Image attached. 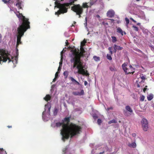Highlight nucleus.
<instances>
[{
	"instance_id": "nucleus-48",
	"label": "nucleus",
	"mask_w": 154,
	"mask_h": 154,
	"mask_svg": "<svg viewBox=\"0 0 154 154\" xmlns=\"http://www.w3.org/2000/svg\"><path fill=\"white\" fill-rule=\"evenodd\" d=\"M130 19L131 20H132V21L133 22H134V23H136V21L135 20H134L133 19V18H132V17H130Z\"/></svg>"
},
{
	"instance_id": "nucleus-30",
	"label": "nucleus",
	"mask_w": 154,
	"mask_h": 154,
	"mask_svg": "<svg viewBox=\"0 0 154 154\" xmlns=\"http://www.w3.org/2000/svg\"><path fill=\"white\" fill-rule=\"evenodd\" d=\"M86 43V41L84 39L83 41L81 42V45L83 47V46L85 45V43Z\"/></svg>"
},
{
	"instance_id": "nucleus-46",
	"label": "nucleus",
	"mask_w": 154,
	"mask_h": 154,
	"mask_svg": "<svg viewBox=\"0 0 154 154\" xmlns=\"http://www.w3.org/2000/svg\"><path fill=\"white\" fill-rule=\"evenodd\" d=\"M113 109L112 107H110L107 108V109H106V110L108 111L110 109Z\"/></svg>"
},
{
	"instance_id": "nucleus-12",
	"label": "nucleus",
	"mask_w": 154,
	"mask_h": 154,
	"mask_svg": "<svg viewBox=\"0 0 154 154\" xmlns=\"http://www.w3.org/2000/svg\"><path fill=\"white\" fill-rule=\"evenodd\" d=\"M80 51L79 53V56L77 58V61H81V58L84 56L85 51L84 48L82 46H80Z\"/></svg>"
},
{
	"instance_id": "nucleus-64",
	"label": "nucleus",
	"mask_w": 154,
	"mask_h": 154,
	"mask_svg": "<svg viewBox=\"0 0 154 154\" xmlns=\"http://www.w3.org/2000/svg\"><path fill=\"white\" fill-rule=\"evenodd\" d=\"M72 26H74V25H72Z\"/></svg>"
},
{
	"instance_id": "nucleus-28",
	"label": "nucleus",
	"mask_w": 154,
	"mask_h": 154,
	"mask_svg": "<svg viewBox=\"0 0 154 154\" xmlns=\"http://www.w3.org/2000/svg\"><path fill=\"white\" fill-rule=\"evenodd\" d=\"M117 123L116 121L115 120L113 119L112 120H111V121H109L108 122V124H110L111 123Z\"/></svg>"
},
{
	"instance_id": "nucleus-42",
	"label": "nucleus",
	"mask_w": 154,
	"mask_h": 154,
	"mask_svg": "<svg viewBox=\"0 0 154 154\" xmlns=\"http://www.w3.org/2000/svg\"><path fill=\"white\" fill-rule=\"evenodd\" d=\"M0 151L2 152H4V154H7L6 151H4L3 148H0Z\"/></svg>"
},
{
	"instance_id": "nucleus-33",
	"label": "nucleus",
	"mask_w": 154,
	"mask_h": 154,
	"mask_svg": "<svg viewBox=\"0 0 154 154\" xmlns=\"http://www.w3.org/2000/svg\"><path fill=\"white\" fill-rule=\"evenodd\" d=\"M109 69L112 71H116V69L114 67H110Z\"/></svg>"
},
{
	"instance_id": "nucleus-59",
	"label": "nucleus",
	"mask_w": 154,
	"mask_h": 154,
	"mask_svg": "<svg viewBox=\"0 0 154 154\" xmlns=\"http://www.w3.org/2000/svg\"><path fill=\"white\" fill-rule=\"evenodd\" d=\"M8 128H12V126H8Z\"/></svg>"
},
{
	"instance_id": "nucleus-27",
	"label": "nucleus",
	"mask_w": 154,
	"mask_h": 154,
	"mask_svg": "<svg viewBox=\"0 0 154 154\" xmlns=\"http://www.w3.org/2000/svg\"><path fill=\"white\" fill-rule=\"evenodd\" d=\"M97 0H90V4L91 6L94 5L97 2Z\"/></svg>"
},
{
	"instance_id": "nucleus-35",
	"label": "nucleus",
	"mask_w": 154,
	"mask_h": 154,
	"mask_svg": "<svg viewBox=\"0 0 154 154\" xmlns=\"http://www.w3.org/2000/svg\"><path fill=\"white\" fill-rule=\"evenodd\" d=\"M149 48H150L151 50L152 51H154V46L152 45H149Z\"/></svg>"
},
{
	"instance_id": "nucleus-5",
	"label": "nucleus",
	"mask_w": 154,
	"mask_h": 154,
	"mask_svg": "<svg viewBox=\"0 0 154 154\" xmlns=\"http://www.w3.org/2000/svg\"><path fill=\"white\" fill-rule=\"evenodd\" d=\"M51 107V105L50 103H48L45 105V110L42 113V118L44 121H48L49 118Z\"/></svg>"
},
{
	"instance_id": "nucleus-36",
	"label": "nucleus",
	"mask_w": 154,
	"mask_h": 154,
	"mask_svg": "<svg viewBox=\"0 0 154 154\" xmlns=\"http://www.w3.org/2000/svg\"><path fill=\"white\" fill-rule=\"evenodd\" d=\"M133 27L134 28V30L136 31H138V27L135 26H133Z\"/></svg>"
},
{
	"instance_id": "nucleus-38",
	"label": "nucleus",
	"mask_w": 154,
	"mask_h": 154,
	"mask_svg": "<svg viewBox=\"0 0 154 154\" xmlns=\"http://www.w3.org/2000/svg\"><path fill=\"white\" fill-rule=\"evenodd\" d=\"M145 98V97L144 96L142 95L140 97V100L141 101H143Z\"/></svg>"
},
{
	"instance_id": "nucleus-56",
	"label": "nucleus",
	"mask_w": 154,
	"mask_h": 154,
	"mask_svg": "<svg viewBox=\"0 0 154 154\" xmlns=\"http://www.w3.org/2000/svg\"><path fill=\"white\" fill-rule=\"evenodd\" d=\"M120 23V20H118V21H117V23Z\"/></svg>"
},
{
	"instance_id": "nucleus-32",
	"label": "nucleus",
	"mask_w": 154,
	"mask_h": 154,
	"mask_svg": "<svg viewBox=\"0 0 154 154\" xmlns=\"http://www.w3.org/2000/svg\"><path fill=\"white\" fill-rule=\"evenodd\" d=\"M63 74L65 76V78H66L68 75V72L67 71H65L64 72Z\"/></svg>"
},
{
	"instance_id": "nucleus-1",
	"label": "nucleus",
	"mask_w": 154,
	"mask_h": 154,
	"mask_svg": "<svg viewBox=\"0 0 154 154\" xmlns=\"http://www.w3.org/2000/svg\"><path fill=\"white\" fill-rule=\"evenodd\" d=\"M70 118V117H65L62 120V122H58L56 124L57 127L62 126L61 134L62 136V140L64 141H65V139H68L70 135L72 138L82 132V127L81 126L72 123L69 125Z\"/></svg>"
},
{
	"instance_id": "nucleus-6",
	"label": "nucleus",
	"mask_w": 154,
	"mask_h": 154,
	"mask_svg": "<svg viewBox=\"0 0 154 154\" xmlns=\"http://www.w3.org/2000/svg\"><path fill=\"white\" fill-rule=\"evenodd\" d=\"M9 54L6 53L5 50L0 49V64H1L4 62H5L8 60L9 63L11 61L9 57Z\"/></svg>"
},
{
	"instance_id": "nucleus-2",
	"label": "nucleus",
	"mask_w": 154,
	"mask_h": 154,
	"mask_svg": "<svg viewBox=\"0 0 154 154\" xmlns=\"http://www.w3.org/2000/svg\"><path fill=\"white\" fill-rule=\"evenodd\" d=\"M83 64V62L82 61L75 62L73 63V68L76 67L78 69L77 73L88 76L89 74L88 73L87 70H85V65Z\"/></svg>"
},
{
	"instance_id": "nucleus-11",
	"label": "nucleus",
	"mask_w": 154,
	"mask_h": 154,
	"mask_svg": "<svg viewBox=\"0 0 154 154\" xmlns=\"http://www.w3.org/2000/svg\"><path fill=\"white\" fill-rule=\"evenodd\" d=\"M148 121L145 118H143L141 121V124L143 130L145 131H146L148 129Z\"/></svg>"
},
{
	"instance_id": "nucleus-4",
	"label": "nucleus",
	"mask_w": 154,
	"mask_h": 154,
	"mask_svg": "<svg viewBox=\"0 0 154 154\" xmlns=\"http://www.w3.org/2000/svg\"><path fill=\"white\" fill-rule=\"evenodd\" d=\"M18 13V14H16V15L19 19L22 20V22L17 29H23L26 28H27V29H29L30 28V22L29 21V19L26 18L21 14H20L19 12Z\"/></svg>"
},
{
	"instance_id": "nucleus-25",
	"label": "nucleus",
	"mask_w": 154,
	"mask_h": 154,
	"mask_svg": "<svg viewBox=\"0 0 154 154\" xmlns=\"http://www.w3.org/2000/svg\"><path fill=\"white\" fill-rule=\"evenodd\" d=\"M21 2H18L16 4V5L17 7L19 9H21L22 7H21Z\"/></svg>"
},
{
	"instance_id": "nucleus-20",
	"label": "nucleus",
	"mask_w": 154,
	"mask_h": 154,
	"mask_svg": "<svg viewBox=\"0 0 154 154\" xmlns=\"http://www.w3.org/2000/svg\"><path fill=\"white\" fill-rule=\"evenodd\" d=\"M59 109L57 107H55L53 110V114L54 116H56L57 115V113Z\"/></svg>"
},
{
	"instance_id": "nucleus-23",
	"label": "nucleus",
	"mask_w": 154,
	"mask_h": 154,
	"mask_svg": "<svg viewBox=\"0 0 154 154\" xmlns=\"http://www.w3.org/2000/svg\"><path fill=\"white\" fill-rule=\"evenodd\" d=\"M153 98V95L152 94H150L147 97V99L148 100L150 101Z\"/></svg>"
},
{
	"instance_id": "nucleus-47",
	"label": "nucleus",
	"mask_w": 154,
	"mask_h": 154,
	"mask_svg": "<svg viewBox=\"0 0 154 154\" xmlns=\"http://www.w3.org/2000/svg\"><path fill=\"white\" fill-rule=\"evenodd\" d=\"M147 86H146L144 88V89H143V91H144V92H145L146 91V90L147 89Z\"/></svg>"
},
{
	"instance_id": "nucleus-45",
	"label": "nucleus",
	"mask_w": 154,
	"mask_h": 154,
	"mask_svg": "<svg viewBox=\"0 0 154 154\" xmlns=\"http://www.w3.org/2000/svg\"><path fill=\"white\" fill-rule=\"evenodd\" d=\"M93 118L94 119H97L98 118V116H97L96 115H93Z\"/></svg>"
},
{
	"instance_id": "nucleus-41",
	"label": "nucleus",
	"mask_w": 154,
	"mask_h": 154,
	"mask_svg": "<svg viewBox=\"0 0 154 154\" xmlns=\"http://www.w3.org/2000/svg\"><path fill=\"white\" fill-rule=\"evenodd\" d=\"M140 77L142 80H145L146 79L145 77L143 75V74L141 76H140Z\"/></svg>"
},
{
	"instance_id": "nucleus-9",
	"label": "nucleus",
	"mask_w": 154,
	"mask_h": 154,
	"mask_svg": "<svg viewBox=\"0 0 154 154\" xmlns=\"http://www.w3.org/2000/svg\"><path fill=\"white\" fill-rule=\"evenodd\" d=\"M71 51L72 52V54L70 56L71 58L70 61L71 62L73 63L74 62L77 61V58L79 56V50L78 49V50L77 51L76 48H75L71 50Z\"/></svg>"
},
{
	"instance_id": "nucleus-63",
	"label": "nucleus",
	"mask_w": 154,
	"mask_h": 154,
	"mask_svg": "<svg viewBox=\"0 0 154 154\" xmlns=\"http://www.w3.org/2000/svg\"><path fill=\"white\" fill-rule=\"evenodd\" d=\"M85 19V20H86V21H87V18L86 17Z\"/></svg>"
},
{
	"instance_id": "nucleus-14",
	"label": "nucleus",
	"mask_w": 154,
	"mask_h": 154,
	"mask_svg": "<svg viewBox=\"0 0 154 154\" xmlns=\"http://www.w3.org/2000/svg\"><path fill=\"white\" fill-rule=\"evenodd\" d=\"M114 14V11L112 10H109L106 14L107 16L110 18H112L113 17Z\"/></svg>"
},
{
	"instance_id": "nucleus-40",
	"label": "nucleus",
	"mask_w": 154,
	"mask_h": 154,
	"mask_svg": "<svg viewBox=\"0 0 154 154\" xmlns=\"http://www.w3.org/2000/svg\"><path fill=\"white\" fill-rule=\"evenodd\" d=\"M11 0H8V1H7L6 0H2V1L4 3L7 4L8 3H10V2Z\"/></svg>"
},
{
	"instance_id": "nucleus-54",
	"label": "nucleus",
	"mask_w": 154,
	"mask_h": 154,
	"mask_svg": "<svg viewBox=\"0 0 154 154\" xmlns=\"http://www.w3.org/2000/svg\"><path fill=\"white\" fill-rule=\"evenodd\" d=\"M61 66H59L58 67V70L59 71V70H60V69H61Z\"/></svg>"
},
{
	"instance_id": "nucleus-10",
	"label": "nucleus",
	"mask_w": 154,
	"mask_h": 154,
	"mask_svg": "<svg viewBox=\"0 0 154 154\" xmlns=\"http://www.w3.org/2000/svg\"><path fill=\"white\" fill-rule=\"evenodd\" d=\"M127 65L125 63H123L122 65V68L125 74H133L134 72V70H132V69L131 68H127L126 67Z\"/></svg>"
},
{
	"instance_id": "nucleus-16",
	"label": "nucleus",
	"mask_w": 154,
	"mask_h": 154,
	"mask_svg": "<svg viewBox=\"0 0 154 154\" xmlns=\"http://www.w3.org/2000/svg\"><path fill=\"white\" fill-rule=\"evenodd\" d=\"M117 32L119 33H120L122 35H123V33L124 34L126 35V33L125 32H123L122 29L119 27L117 28Z\"/></svg>"
},
{
	"instance_id": "nucleus-55",
	"label": "nucleus",
	"mask_w": 154,
	"mask_h": 154,
	"mask_svg": "<svg viewBox=\"0 0 154 154\" xmlns=\"http://www.w3.org/2000/svg\"><path fill=\"white\" fill-rule=\"evenodd\" d=\"M56 78H55H55L53 80V82H54L56 81Z\"/></svg>"
},
{
	"instance_id": "nucleus-39",
	"label": "nucleus",
	"mask_w": 154,
	"mask_h": 154,
	"mask_svg": "<svg viewBox=\"0 0 154 154\" xmlns=\"http://www.w3.org/2000/svg\"><path fill=\"white\" fill-rule=\"evenodd\" d=\"M97 123L99 125H100L102 123V121L100 119H98L97 120Z\"/></svg>"
},
{
	"instance_id": "nucleus-7",
	"label": "nucleus",
	"mask_w": 154,
	"mask_h": 154,
	"mask_svg": "<svg viewBox=\"0 0 154 154\" xmlns=\"http://www.w3.org/2000/svg\"><path fill=\"white\" fill-rule=\"evenodd\" d=\"M27 28L23 29H17V42L16 47H18L20 44H22L21 41V37L24 35V32L27 29Z\"/></svg>"
},
{
	"instance_id": "nucleus-21",
	"label": "nucleus",
	"mask_w": 154,
	"mask_h": 154,
	"mask_svg": "<svg viewBox=\"0 0 154 154\" xmlns=\"http://www.w3.org/2000/svg\"><path fill=\"white\" fill-rule=\"evenodd\" d=\"M116 49L118 50H121L123 49V48L122 47H121L120 46H118L114 44V46Z\"/></svg>"
},
{
	"instance_id": "nucleus-19",
	"label": "nucleus",
	"mask_w": 154,
	"mask_h": 154,
	"mask_svg": "<svg viewBox=\"0 0 154 154\" xmlns=\"http://www.w3.org/2000/svg\"><path fill=\"white\" fill-rule=\"evenodd\" d=\"M128 146L130 147L135 148L136 147V144L135 142H133L131 143H129Z\"/></svg>"
},
{
	"instance_id": "nucleus-34",
	"label": "nucleus",
	"mask_w": 154,
	"mask_h": 154,
	"mask_svg": "<svg viewBox=\"0 0 154 154\" xmlns=\"http://www.w3.org/2000/svg\"><path fill=\"white\" fill-rule=\"evenodd\" d=\"M108 50L109 51V52L110 53V54L111 55H112V54H113V51H112V47H109L108 48Z\"/></svg>"
},
{
	"instance_id": "nucleus-18",
	"label": "nucleus",
	"mask_w": 154,
	"mask_h": 154,
	"mask_svg": "<svg viewBox=\"0 0 154 154\" xmlns=\"http://www.w3.org/2000/svg\"><path fill=\"white\" fill-rule=\"evenodd\" d=\"M44 99L46 101L50 100L51 99V97L49 94H47L44 98Z\"/></svg>"
},
{
	"instance_id": "nucleus-60",
	"label": "nucleus",
	"mask_w": 154,
	"mask_h": 154,
	"mask_svg": "<svg viewBox=\"0 0 154 154\" xmlns=\"http://www.w3.org/2000/svg\"><path fill=\"white\" fill-rule=\"evenodd\" d=\"M104 152H100V154H103L104 153Z\"/></svg>"
},
{
	"instance_id": "nucleus-44",
	"label": "nucleus",
	"mask_w": 154,
	"mask_h": 154,
	"mask_svg": "<svg viewBox=\"0 0 154 154\" xmlns=\"http://www.w3.org/2000/svg\"><path fill=\"white\" fill-rule=\"evenodd\" d=\"M59 73L58 72H56L55 74V78H57L58 77V74Z\"/></svg>"
},
{
	"instance_id": "nucleus-31",
	"label": "nucleus",
	"mask_w": 154,
	"mask_h": 154,
	"mask_svg": "<svg viewBox=\"0 0 154 154\" xmlns=\"http://www.w3.org/2000/svg\"><path fill=\"white\" fill-rule=\"evenodd\" d=\"M107 58L109 60H112V58L110 55L107 54L106 55Z\"/></svg>"
},
{
	"instance_id": "nucleus-8",
	"label": "nucleus",
	"mask_w": 154,
	"mask_h": 154,
	"mask_svg": "<svg viewBox=\"0 0 154 154\" xmlns=\"http://www.w3.org/2000/svg\"><path fill=\"white\" fill-rule=\"evenodd\" d=\"M71 9L75 12L77 15H79V18L81 17V15L83 12V9L79 4L74 5L71 7Z\"/></svg>"
},
{
	"instance_id": "nucleus-62",
	"label": "nucleus",
	"mask_w": 154,
	"mask_h": 154,
	"mask_svg": "<svg viewBox=\"0 0 154 154\" xmlns=\"http://www.w3.org/2000/svg\"><path fill=\"white\" fill-rule=\"evenodd\" d=\"M138 51L140 52V53H142V51L140 50H139Z\"/></svg>"
},
{
	"instance_id": "nucleus-3",
	"label": "nucleus",
	"mask_w": 154,
	"mask_h": 154,
	"mask_svg": "<svg viewBox=\"0 0 154 154\" xmlns=\"http://www.w3.org/2000/svg\"><path fill=\"white\" fill-rule=\"evenodd\" d=\"M77 0H70L69 3L60 4L59 7L60 9L55 13V14L58 15L59 16V15L61 14L66 13L68 9L70 8V6L73 5L75 2Z\"/></svg>"
},
{
	"instance_id": "nucleus-15",
	"label": "nucleus",
	"mask_w": 154,
	"mask_h": 154,
	"mask_svg": "<svg viewBox=\"0 0 154 154\" xmlns=\"http://www.w3.org/2000/svg\"><path fill=\"white\" fill-rule=\"evenodd\" d=\"M84 91L83 90H81L80 92H77V91H75V92H73L72 93V94H73L74 95H75V96L82 95L84 94Z\"/></svg>"
},
{
	"instance_id": "nucleus-49",
	"label": "nucleus",
	"mask_w": 154,
	"mask_h": 154,
	"mask_svg": "<svg viewBox=\"0 0 154 154\" xmlns=\"http://www.w3.org/2000/svg\"><path fill=\"white\" fill-rule=\"evenodd\" d=\"M129 68H131V69H132V70H134V68H133L132 67V66L131 65H130L129 67Z\"/></svg>"
},
{
	"instance_id": "nucleus-29",
	"label": "nucleus",
	"mask_w": 154,
	"mask_h": 154,
	"mask_svg": "<svg viewBox=\"0 0 154 154\" xmlns=\"http://www.w3.org/2000/svg\"><path fill=\"white\" fill-rule=\"evenodd\" d=\"M112 39V42L113 43L116 42L117 41V39L116 37L112 36L111 37Z\"/></svg>"
},
{
	"instance_id": "nucleus-52",
	"label": "nucleus",
	"mask_w": 154,
	"mask_h": 154,
	"mask_svg": "<svg viewBox=\"0 0 154 154\" xmlns=\"http://www.w3.org/2000/svg\"><path fill=\"white\" fill-rule=\"evenodd\" d=\"M2 36L1 34H0V43L2 41Z\"/></svg>"
},
{
	"instance_id": "nucleus-58",
	"label": "nucleus",
	"mask_w": 154,
	"mask_h": 154,
	"mask_svg": "<svg viewBox=\"0 0 154 154\" xmlns=\"http://www.w3.org/2000/svg\"><path fill=\"white\" fill-rule=\"evenodd\" d=\"M140 23H138L137 24V25L138 26H140Z\"/></svg>"
},
{
	"instance_id": "nucleus-43",
	"label": "nucleus",
	"mask_w": 154,
	"mask_h": 154,
	"mask_svg": "<svg viewBox=\"0 0 154 154\" xmlns=\"http://www.w3.org/2000/svg\"><path fill=\"white\" fill-rule=\"evenodd\" d=\"M68 147L66 146L65 148L63 150V152L64 153H65L66 150L67 149Z\"/></svg>"
},
{
	"instance_id": "nucleus-13",
	"label": "nucleus",
	"mask_w": 154,
	"mask_h": 154,
	"mask_svg": "<svg viewBox=\"0 0 154 154\" xmlns=\"http://www.w3.org/2000/svg\"><path fill=\"white\" fill-rule=\"evenodd\" d=\"M125 110H123V113L125 115L127 116V112H129L130 114L131 113L133 112L132 109L131 108L130 106L128 105H127L125 106Z\"/></svg>"
},
{
	"instance_id": "nucleus-37",
	"label": "nucleus",
	"mask_w": 154,
	"mask_h": 154,
	"mask_svg": "<svg viewBox=\"0 0 154 154\" xmlns=\"http://www.w3.org/2000/svg\"><path fill=\"white\" fill-rule=\"evenodd\" d=\"M125 20L126 22V25H128L129 23V20L127 18H125Z\"/></svg>"
},
{
	"instance_id": "nucleus-53",
	"label": "nucleus",
	"mask_w": 154,
	"mask_h": 154,
	"mask_svg": "<svg viewBox=\"0 0 154 154\" xmlns=\"http://www.w3.org/2000/svg\"><path fill=\"white\" fill-rule=\"evenodd\" d=\"M132 136L134 137H135L136 136V134L135 133H133L132 134Z\"/></svg>"
},
{
	"instance_id": "nucleus-22",
	"label": "nucleus",
	"mask_w": 154,
	"mask_h": 154,
	"mask_svg": "<svg viewBox=\"0 0 154 154\" xmlns=\"http://www.w3.org/2000/svg\"><path fill=\"white\" fill-rule=\"evenodd\" d=\"M63 53V51H62L61 52V58L60 59V61L59 63V66H62V65L63 63V56H62V53Z\"/></svg>"
},
{
	"instance_id": "nucleus-24",
	"label": "nucleus",
	"mask_w": 154,
	"mask_h": 154,
	"mask_svg": "<svg viewBox=\"0 0 154 154\" xmlns=\"http://www.w3.org/2000/svg\"><path fill=\"white\" fill-rule=\"evenodd\" d=\"M81 7L84 8H88L89 7V6L87 5V3H83L82 4V6Z\"/></svg>"
},
{
	"instance_id": "nucleus-26",
	"label": "nucleus",
	"mask_w": 154,
	"mask_h": 154,
	"mask_svg": "<svg viewBox=\"0 0 154 154\" xmlns=\"http://www.w3.org/2000/svg\"><path fill=\"white\" fill-rule=\"evenodd\" d=\"M93 58L94 60L96 61H99L100 60V58L99 57H97L95 56L93 57Z\"/></svg>"
},
{
	"instance_id": "nucleus-50",
	"label": "nucleus",
	"mask_w": 154,
	"mask_h": 154,
	"mask_svg": "<svg viewBox=\"0 0 154 154\" xmlns=\"http://www.w3.org/2000/svg\"><path fill=\"white\" fill-rule=\"evenodd\" d=\"M113 48H114V50L113 51V52L114 53H116V51L117 50L116 49V48H115L114 46L113 47Z\"/></svg>"
},
{
	"instance_id": "nucleus-57",
	"label": "nucleus",
	"mask_w": 154,
	"mask_h": 154,
	"mask_svg": "<svg viewBox=\"0 0 154 154\" xmlns=\"http://www.w3.org/2000/svg\"><path fill=\"white\" fill-rule=\"evenodd\" d=\"M16 52H17V53L18 51V49H17V48H16Z\"/></svg>"
},
{
	"instance_id": "nucleus-17",
	"label": "nucleus",
	"mask_w": 154,
	"mask_h": 154,
	"mask_svg": "<svg viewBox=\"0 0 154 154\" xmlns=\"http://www.w3.org/2000/svg\"><path fill=\"white\" fill-rule=\"evenodd\" d=\"M69 79L71 80L73 84H77L78 85H80V83L75 79H74L72 77H70Z\"/></svg>"
},
{
	"instance_id": "nucleus-61",
	"label": "nucleus",
	"mask_w": 154,
	"mask_h": 154,
	"mask_svg": "<svg viewBox=\"0 0 154 154\" xmlns=\"http://www.w3.org/2000/svg\"><path fill=\"white\" fill-rule=\"evenodd\" d=\"M111 21H114V20L113 19H110Z\"/></svg>"
},
{
	"instance_id": "nucleus-51",
	"label": "nucleus",
	"mask_w": 154,
	"mask_h": 154,
	"mask_svg": "<svg viewBox=\"0 0 154 154\" xmlns=\"http://www.w3.org/2000/svg\"><path fill=\"white\" fill-rule=\"evenodd\" d=\"M87 84H88L87 82L86 81H84V85L85 86H86V85H87Z\"/></svg>"
}]
</instances>
